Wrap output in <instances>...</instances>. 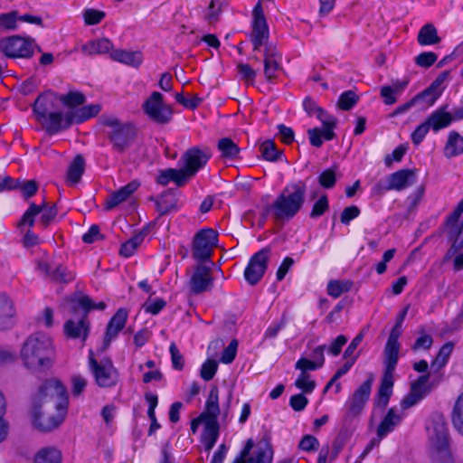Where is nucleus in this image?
Returning <instances> with one entry per match:
<instances>
[{
  "label": "nucleus",
  "mask_w": 463,
  "mask_h": 463,
  "mask_svg": "<svg viewBox=\"0 0 463 463\" xmlns=\"http://www.w3.org/2000/svg\"><path fill=\"white\" fill-rule=\"evenodd\" d=\"M440 96L441 93L439 91L429 86L426 90L417 94L413 99L416 103L423 101L427 107H430L435 104Z\"/></svg>",
  "instance_id": "49"
},
{
  "label": "nucleus",
  "mask_w": 463,
  "mask_h": 463,
  "mask_svg": "<svg viewBox=\"0 0 463 463\" xmlns=\"http://www.w3.org/2000/svg\"><path fill=\"white\" fill-rule=\"evenodd\" d=\"M373 379V375L370 373L367 380L348 397L345 403L346 420L357 418L362 414L369 401Z\"/></svg>",
  "instance_id": "9"
},
{
  "label": "nucleus",
  "mask_w": 463,
  "mask_h": 463,
  "mask_svg": "<svg viewBox=\"0 0 463 463\" xmlns=\"http://www.w3.org/2000/svg\"><path fill=\"white\" fill-rule=\"evenodd\" d=\"M64 332L68 337L84 342L89 335L88 322L83 317L77 321L70 319L64 325Z\"/></svg>",
  "instance_id": "28"
},
{
  "label": "nucleus",
  "mask_w": 463,
  "mask_h": 463,
  "mask_svg": "<svg viewBox=\"0 0 463 463\" xmlns=\"http://www.w3.org/2000/svg\"><path fill=\"white\" fill-rule=\"evenodd\" d=\"M222 11V3L215 0H212L207 11L205 13V18L209 23H214L218 20L219 14Z\"/></svg>",
  "instance_id": "63"
},
{
  "label": "nucleus",
  "mask_w": 463,
  "mask_h": 463,
  "mask_svg": "<svg viewBox=\"0 0 463 463\" xmlns=\"http://www.w3.org/2000/svg\"><path fill=\"white\" fill-rule=\"evenodd\" d=\"M59 100L69 108H76L82 105L85 102L86 98L81 92L70 91L65 95L60 96Z\"/></svg>",
  "instance_id": "50"
},
{
  "label": "nucleus",
  "mask_w": 463,
  "mask_h": 463,
  "mask_svg": "<svg viewBox=\"0 0 463 463\" xmlns=\"http://www.w3.org/2000/svg\"><path fill=\"white\" fill-rule=\"evenodd\" d=\"M218 364L213 360H207L201 368L200 375L204 381H210L216 373Z\"/></svg>",
  "instance_id": "60"
},
{
  "label": "nucleus",
  "mask_w": 463,
  "mask_h": 463,
  "mask_svg": "<svg viewBox=\"0 0 463 463\" xmlns=\"http://www.w3.org/2000/svg\"><path fill=\"white\" fill-rule=\"evenodd\" d=\"M59 100L57 95L52 91H46L41 94L35 100L33 110L37 119L45 117L48 113L53 111L56 102Z\"/></svg>",
  "instance_id": "22"
},
{
  "label": "nucleus",
  "mask_w": 463,
  "mask_h": 463,
  "mask_svg": "<svg viewBox=\"0 0 463 463\" xmlns=\"http://www.w3.org/2000/svg\"><path fill=\"white\" fill-rule=\"evenodd\" d=\"M400 344L396 334H390L384 347L385 372L393 373L399 357Z\"/></svg>",
  "instance_id": "24"
},
{
  "label": "nucleus",
  "mask_w": 463,
  "mask_h": 463,
  "mask_svg": "<svg viewBox=\"0 0 463 463\" xmlns=\"http://www.w3.org/2000/svg\"><path fill=\"white\" fill-rule=\"evenodd\" d=\"M307 135L310 140V144L316 147L321 146L324 139L331 140L335 137V133L332 131V129H322L318 128L308 129Z\"/></svg>",
  "instance_id": "41"
},
{
  "label": "nucleus",
  "mask_w": 463,
  "mask_h": 463,
  "mask_svg": "<svg viewBox=\"0 0 463 463\" xmlns=\"http://www.w3.org/2000/svg\"><path fill=\"white\" fill-rule=\"evenodd\" d=\"M57 213L58 211L54 204L49 205L44 201L40 204L31 203L28 209L23 214L18 227L21 231H23L24 227L26 225L30 228L33 227L35 218L40 214V225L45 229L55 219Z\"/></svg>",
  "instance_id": "6"
},
{
  "label": "nucleus",
  "mask_w": 463,
  "mask_h": 463,
  "mask_svg": "<svg viewBox=\"0 0 463 463\" xmlns=\"http://www.w3.org/2000/svg\"><path fill=\"white\" fill-rule=\"evenodd\" d=\"M446 231L452 241L448 255H454L463 248V200L448 218Z\"/></svg>",
  "instance_id": "12"
},
{
  "label": "nucleus",
  "mask_w": 463,
  "mask_h": 463,
  "mask_svg": "<svg viewBox=\"0 0 463 463\" xmlns=\"http://www.w3.org/2000/svg\"><path fill=\"white\" fill-rule=\"evenodd\" d=\"M84 23L87 25H95L99 24L106 16L105 12L89 8L83 11Z\"/></svg>",
  "instance_id": "54"
},
{
  "label": "nucleus",
  "mask_w": 463,
  "mask_h": 463,
  "mask_svg": "<svg viewBox=\"0 0 463 463\" xmlns=\"http://www.w3.org/2000/svg\"><path fill=\"white\" fill-rule=\"evenodd\" d=\"M101 110L99 104H90L81 107L76 110H70L68 122L81 123L89 118L97 116Z\"/></svg>",
  "instance_id": "30"
},
{
  "label": "nucleus",
  "mask_w": 463,
  "mask_h": 463,
  "mask_svg": "<svg viewBox=\"0 0 463 463\" xmlns=\"http://www.w3.org/2000/svg\"><path fill=\"white\" fill-rule=\"evenodd\" d=\"M52 279L68 283L74 279V274L68 270L66 267L60 265L52 269Z\"/></svg>",
  "instance_id": "58"
},
{
  "label": "nucleus",
  "mask_w": 463,
  "mask_h": 463,
  "mask_svg": "<svg viewBox=\"0 0 463 463\" xmlns=\"http://www.w3.org/2000/svg\"><path fill=\"white\" fill-rule=\"evenodd\" d=\"M171 181L177 186H183L187 183L188 179L182 168H167L161 170L156 177V182L161 185H166Z\"/></svg>",
  "instance_id": "29"
},
{
  "label": "nucleus",
  "mask_w": 463,
  "mask_h": 463,
  "mask_svg": "<svg viewBox=\"0 0 463 463\" xmlns=\"http://www.w3.org/2000/svg\"><path fill=\"white\" fill-rule=\"evenodd\" d=\"M430 441V455L435 463H452L448 425L441 414L432 415L426 426Z\"/></svg>",
  "instance_id": "4"
},
{
  "label": "nucleus",
  "mask_w": 463,
  "mask_h": 463,
  "mask_svg": "<svg viewBox=\"0 0 463 463\" xmlns=\"http://www.w3.org/2000/svg\"><path fill=\"white\" fill-rule=\"evenodd\" d=\"M358 97L352 90L343 92L338 99V106L341 109L349 110L357 102Z\"/></svg>",
  "instance_id": "56"
},
{
  "label": "nucleus",
  "mask_w": 463,
  "mask_h": 463,
  "mask_svg": "<svg viewBox=\"0 0 463 463\" xmlns=\"http://www.w3.org/2000/svg\"><path fill=\"white\" fill-rule=\"evenodd\" d=\"M264 74L266 79L270 81L276 78L279 70V64L274 48L271 45H266L264 50Z\"/></svg>",
  "instance_id": "32"
},
{
  "label": "nucleus",
  "mask_w": 463,
  "mask_h": 463,
  "mask_svg": "<svg viewBox=\"0 0 463 463\" xmlns=\"http://www.w3.org/2000/svg\"><path fill=\"white\" fill-rule=\"evenodd\" d=\"M429 380V373L420 376L411 384L410 392L422 400L430 391V386L428 384Z\"/></svg>",
  "instance_id": "45"
},
{
  "label": "nucleus",
  "mask_w": 463,
  "mask_h": 463,
  "mask_svg": "<svg viewBox=\"0 0 463 463\" xmlns=\"http://www.w3.org/2000/svg\"><path fill=\"white\" fill-rule=\"evenodd\" d=\"M89 365L99 386L111 387L117 383L118 371L114 367L111 360L104 359L98 362L94 358L93 352L90 351Z\"/></svg>",
  "instance_id": "10"
},
{
  "label": "nucleus",
  "mask_w": 463,
  "mask_h": 463,
  "mask_svg": "<svg viewBox=\"0 0 463 463\" xmlns=\"http://www.w3.org/2000/svg\"><path fill=\"white\" fill-rule=\"evenodd\" d=\"M213 286V278L211 268L198 264L190 279V289L194 294H200L210 290Z\"/></svg>",
  "instance_id": "18"
},
{
  "label": "nucleus",
  "mask_w": 463,
  "mask_h": 463,
  "mask_svg": "<svg viewBox=\"0 0 463 463\" xmlns=\"http://www.w3.org/2000/svg\"><path fill=\"white\" fill-rule=\"evenodd\" d=\"M447 109L448 105L442 106L427 117L426 122L433 132L437 133L452 123L450 112L447 111Z\"/></svg>",
  "instance_id": "23"
},
{
  "label": "nucleus",
  "mask_w": 463,
  "mask_h": 463,
  "mask_svg": "<svg viewBox=\"0 0 463 463\" xmlns=\"http://www.w3.org/2000/svg\"><path fill=\"white\" fill-rule=\"evenodd\" d=\"M128 319V311L119 308L109 320L104 337L103 350L108 348L110 342L115 339L118 334L124 328Z\"/></svg>",
  "instance_id": "20"
},
{
  "label": "nucleus",
  "mask_w": 463,
  "mask_h": 463,
  "mask_svg": "<svg viewBox=\"0 0 463 463\" xmlns=\"http://www.w3.org/2000/svg\"><path fill=\"white\" fill-rule=\"evenodd\" d=\"M453 350V344L450 342L446 343L439 350L437 354L435 360L431 363V369L434 371H439L442 367L446 365L449 361V358Z\"/></svg>",
  "instance_id": "44"
},
{
  "label": "nucleus",
  "mask_w": 463,
  "mask_h": 463,
  "mask_svg": "<svg viewBox=\"0 0 463 463\" xmlns=\"http://www.w3.org/2000/svg\"><path fill=\"white\" fill-rule=\"evenodd\" d=\"M415 183V172L410 169H402L388 176L387 184H377L374 189L380 190H403Z\"/></svg>",
  "instance_id": "17"
},
{
  "label": "nucleus",
  "mask_w": 463,
  "mask_h": 463,
  "mask_svg": "<svg viewBox=\"0 0 463 463\" xmlns=\"http://www.w3.org/2000/svg\"><path fill=\"white\" fill-rule=\"evenodd\" d=\"M417 41L421 46L434 45L440 42V37L436 27L432 24H427L420 29Z\"/></svg>",
  "instance_id": "37"
},
{
  "label": "nucleus",
  "mask_w": 463,
  "mask_h": 463,
  "mask_svg": "<svg viewBox=\"0 0 463 463\" xmlns=\"http://www.w3.org/2000/svg\"><path fill=\"white\" fill-rule=\"evenodd\" d=\"M452 423L458 433L463 436V393L456 401L452 413Z\"/></svg>",
  "instance_id": "48"
},
{
  "label": "nucleus",
  "mask_w": 463,
  "mask_h": 463,
  "mask_svg": "<svg viewBox=\"0 0 463 463\" xmlns=\"http://www.w3.org/2000/svg\"><path fill=\"white\" fill-rule=\"evenodd\" d=\"M319 447L318 439L312 435L307 434L301 439L298 448L306 452H314L317 450Z\"/></svg>",
  "instance_id": "59"
},
{
  "label": "nucleus",
  "mask_w": 463,
  "mask_h": 463,
  "mask_svg": "<svg viewBox=\"0 0 463 463\" xmlns=\"http://www.w3.org/2000/svg\"><path fill=\"white\" fill-rule=\"evenodd\" d=\"M329 209V203L326 194L321 195L314 203L309 216L313 219L322 216Z\"/></svg>",
  "instance_id": "55"
},
{
  "label": "nucleus",
  "mask_w": 463,
  "mask_h": 463,
  "mask_svg": "<svg viewBox=\"0 0 463 463\" xmlns=\"http://www.w3.org/2000/svg\"><path fill=\"white\" fill-rule=\"evenodd\" d=\"M218 393L217 387L211 388L205 402V411L201 414L205 422L218 423L217 418L219 413H221Z\"/></svg>",
  "instance_id": "27"
},
{
  "label": "nucleus",
  "mask_w": 463,
  "mask_h": 463,
  "mask_svg": "<svg viewBox=\"0 0 463 463\" xmlns=\"http://www.w3.org/2000/svg\"><path fill=\"white\" fill-rule=\"evenodd\" d=\"M77 306L83 309L85 314L91 309L103 310L106 304L102 301L94 303L89 297L82 296L77 298Z\"/></svg>",
  "instance_id": "57"
},
{
  "label": "nucleus",
  "mask_w": 463,
  "mask_h": 463,
  "mask_svg": "<svg viewBox=\"0 0 463 463\" xmlns=\"http://www.w3.org/2000/svg\"><path fill=\"white\" fill-rule=\"evenodd\" d=\"M69 111L62 113L61 111H52L45 117L38 119L46 131L51 134H55L62 129L68 128L73 122H68Z\"/></svg>",
  "instance_id": "19"
},
{
  "label": "nucleus",
  "mask_w": 463,
  "mask_h": 463,
  "mask_svg": "<svg viewBox=\"0 0 463 463\" xmlns=\"http://www.w3.org/2000/svg\"><path fill=\"white\" fill-rule=\"evenodd\" d=\"M18 12L12 11L0 14V27L6 30H16L18 22Z\"/></svg>",
  "instance_id": "52"
},
{
  "label": "nucleus",
  "mask_w": 463,
  "mask_h": 463,
  "mask_svg": "<svg viewBox=\"0 0 463 463\" xmlns=\"http://www.w3.org/2000/svg\"><path fill=\"white\" fill-rule=\"evenodd\" d=\"M34 43L31 39L13 35L0 41V51L9 58H29L33 53Z\"/></svg>",
  "instance_id": "11"
},
{
  "label": "nucleus",
  "mask_w": 463,
  "mask_h": 463,
  "mask_svg": "<svg viewBox=\"0 0 463 463\" xmlns=\"http://www.w3.org/2000/svg\"><path fill=\"white\" fill-rule=\"evenodd\" d=\"M15 310L12 300L5 294H0V330L13 326Z\"/></svg>",
  "instance_id": "26"
},
{
  "label": "nucleus",
  "mask_w": 463,
  "mask_h": 463,
  "mask_svg": "<svg viewBox=\"0 0 463 463\" xmlns=\"http://www.w3.org/2000/svg\"><path fill=\"white\" fill-rule=\"evenodd\" d=\"M271 461L272 451L267 445H254L253 440L249 439L232 463H271Z\"/></svg>",
  "instance_id": "13"
},
{
  "label": "nucleus",
  "mask_w": 463,
  "mask_h": 463,
  "mask_svg": "<svg viewBox=\"0 0 463 463\" xmlns=\"http://www.w3.org/2000/svg\"><path fill=\"white\" fill-rule=\"evenodd\" d=\"M337 179L336 169L328 168L323 171L318 176L319 184L326 188L330 189L334 187Z\"/></svg>",
  "instance_id": "51"
},
{
  "label": "nucleus",
  "mask_w": 463,
  "mask_h": 463,
  "mask_svg": "<svg viewBox=\"0 0 463 463\" xmlns=\"http://www.w3.org/2000/svg\"><path fill=\"white\" fill-rule=\"evenodd\" d=\"M353 286L350 280H330L327 284V294L335 298H339L343 293L348 292Z\"/></svg>",
  "instance_id": "43"
},
{
  "label": "nucleus",
  "mask_w": 463,
  "mask_h": 463,
  "mask_svg": "<svg viewBox=\"0 0 463 463\" xmlns=\"http://www.w3.org/2000/svg\"><path fill=\"white\" fill-rule=\"evenodd\" d=\"M218 149L222 157L234 159L240 153V148L230 137H223L218 141Z\"/></svg>",
  "instance_id": "42"
},
{
  "label": "nucleus",
  "mask_w": 463,
  "mask_h": 463,
  "mask_svg": "<svg viewBox=\"0 0 463 463\" xmlns=\"http://www.w3.org/2000/svg\"><path fill=\"white\" fill-rule=\"evenodd\" d=\"M110 58L118 62L128 66L138 68L143 61V53L139 51H127L122 49L113 50L110 52Z\"/></svg>",
  "instance_id": "25"
},
{
  "label": "nucleus",
  "mask_w": 463,
  "mask_h": 463,
  "mask_svg": "<svg viewBox=\"0 0 463 463\" xmlns=\"http://www.w3.org/2000/svg\"><path fill=\"white\" fill-rule=\"evenodd\" d=\"M219 437V424L205 422L202 435V442L206 451H210L215 445Z\"/></svg>",
  "instance_id": "38"
},
{
  "label": "nucleus",
  "mask_w": 463,
  "mask_h": 463,
  "mask_svg": "<svg viewBox=\"0 0 463 463\" xmlns=\"http://www.w3.org/2000/svg\"><path fill=\"white\" fill-rule=\"evenodd\" d=\"M84 158L80 155H78L70 165L67 173V181L71 184H75L80 179L84 172Z\"/></svg>",
  "instance_id": "40"
},
{
  "label": "nucleus",
  "mask_w": 463,
  "mask_h": 463,
  "mask_svg": "<svg viewBox=\"0 0 463 463\" xmlns=\"http://www.w3.org/2000/svg\"><path fill=\"white\" fill-rule=\"evenodd\" d=\"M269 259V250L265 248L255 253L250 260L245 270L244 278L250 285H255L263 277Z\"/></svg>",
  "instance_id": "16"
},
{
  "label": "nucleus",
  "mask_w": 463,
  "mask_h": 463,
  "mask_svg": "<svg viewBox=\"0 0 463 463\" xmlns=\"http://www.w3.org/2000/svg\"><path fill=\"white\" fill-rule=\"evenodd\" d=\"M393 373L384 372L377 394V405L386 407L392 392Z\"/></svg>",
  "instance_id": "33"
},
{
  "label": "nucleus",
  "mask_w": 463,
  "mask_h": 463,
  "mask_svg": "<svg viewBox=\"0 0 463 463\" xmlns=\"http://www.w3.org/2000/svg\"><path fill=\"white\" fill-rule=\"evenodd\" d=\"M145 238L144 232H139L122 244L120 248V254L126 258L134 254L137 248L143 242Z\"/></svg>",
  "instance_id": "46"
},
{
  "label": "nucleus",
  "mask_w": 463,
  "mask_h": 463,
  "mask_svg": "<svg viewBox=\"0 0 463 463\" xmlns=\"http://www.w3.org/2000/svg\"><path fill=\"white\" fill-rule=\"evenodd\" d=\"M262 156L268 161H277L281 156L282 152L278 150L274 141L266 140L260 146Z\"/></svg>",
  "instance_id": "47"
},
{
  "label": "nucleus",
  "mask_w": 463,
  "mask_h": 463,
  "mask_svg": "<svg viewBox=\"0 0 463 463\" xmlns=\"http://www.w3.org/2000/svg\"><path fill=\"white\" fill-rule=\"evenodd\" d=\"M430 130V128L425 120L423 123L419 125L415 128V130L411 133V138L412 143L415 146L420 145L423 141L424 137H426V135L428 134V132Z\"/></svg>",
  "instance_id": "61"
},
{
  "label": "nucleus",
  "mask_w": 463,
  "mask_h": 463,
  "mask_svg": "<svg viewBox=\"0 0 463 463\" xmlns=\"http://www.w3.org/2000/svg\"><path fill=\"white\" fill-rule=\"evenodd\" d=\"M252 32L250 34V41L253 45V50L258 51L262 46L269 45L268 40L269 36V27L264 16L261 3L258 2L252 11Z\"/></svg>",
  "instance_id": "14"
},
{
  "label": "nucleus",
  "mask_w": 463,
  "mask_h": 463,
  "mask_svg": "<svg viewBox=\"0 0 463 463\" xmlns=\"http://www.w3.org/2000/svg\"><path fill=\"white\" fill-rule=\"evenodd\" d=\"M211 157L207 148L202 149L198 146L189 148L181 157L184 162L182 167L187 179H191L200 169L203 168Z\"/></svg>",
  "instance_id": "15"
},
{
  "label": "nucleus",
  "mask_w": 463,
  "mask_h": 463,
  "mask_svg": "<svg viewBox=\"0 0 463 463\" xmlns=\"http://www.w3.org/2000/svg\"><path fill=\"white\" fill-rule=\"evenodd\" d=\"M61 453L55 448L41 449L34 456L33 463H61Z\"/></svg>",
  "instance_id": "39"
},
{
  "label": "nucleus",
  "mask_w": 463,
  "mask_h": 463,
  "mask_svg": "<svg viewBox=\"0 0 463 463\" xmlns=\"http://www.w3.org/2000/svg\"><path fill=\"white\" fill-rule=\"evenodd\" d=\"M99 123L106 128L104 132L114 151L122 154L130 147L137 136L136 128L131 123L121 121L113 115L101 116Z\"/></svg>",
  "instance_id": "5"
},
{
  "label": "nucleus",
  "mask_w": 463,
  "mask_h": 463,
  "mask_svg": "<svg viewBox=\"0 0 463 463\" xmlns=\"http://www.w3.org/2000/svg\"><path fill=\"white\" fill-rule=\"evenodd\" d=\"M71 393L73 396H79L87 386V380L81 375L71 376Z\"/></svg>",
  "instance_id": "64"
},
{
  "label": "nucleus",
  "mask_w": 463,
  "mask_h": 463,
  "mask_svg": "<svg viewBox=\"0 0 463 463\" xmlns=\"http://www.w3.org/2000/svg\"><path fill=\"white\" fill-rule=\"evenodd\" d=\"M437 59L438 56L434 52H424L415 58V62L420 67L429 68L437 61Z\"/></svg>",
  "instance_id": "62"
},
{
  "label": "nucleus",
  "mask_w": 463,
  "mask_h": 463,
  "mask_svg": "<svg viewBox=\"0 0 463 463\" xmlns=\"http://www.w3.org/2000/svg\"><path fill=\"white\" fill-rule=\"evenodd\" d=\"M401 420L402 416L397 414L393 408L390 409L377 429L379 439H381L392 432Z\"/></svg>",
  "instance_id": "35"
},
{
  "label": "nucleus",
  "mask_w": 463,
  "mask_h": 463,
  "mask_svg": "<svg viewBox=\"0 0 463 463\" xmlns=\"http://www.w3.org/2000/svg\"><path fill=\"white\" fill-rule=\"evenodd\" d=\"M82 52L87 55L105 54L113 51V43L107 38L90 41L81 47Z\"/></svg>",
  "instance_id": "31"
},
{
  "label": "nucleus",
  "mask_w": 463,
  "mask_h": 463,
  "mask_svg": "<svg viewBox=\"0 0 463 463\" xmlns=\"http://www.w3.org/2000/svg\"><path fill=\"white\" fill-rule=\"evenodd\" d=\"M463 154V137L457 131H450L444 147V156L451 158Z\"/></svg>",
  "instance_id": "34"
},
{
  "label": "nucleus",
  "mask_w": 463,
  "mask_h": 463,
  "mask_svg": "<svg viewBox=\"0 0 463 463\" xmlns=\"http://www.w3.org/2000/svg\"><path fill=\"white\" fill-rule=\"evenodd\" d=\"M68 405L65 386L56 379L45 381L34 398L33 420L43 431L57 428L64 420Z\"/></svg>",
  "instance_id": "1"
},
{
  "label": "nucleus",
  "mask_w": 463,
  "mask_h": 463,
  "mask_svg": "<svg viewBox=\"0 0 463 463\" xmlns=\"http://www.w3.org/2000/svg\"><path fill=\"white\" fill-rule=\"evenodd\" d=\"M55 348L52 339L47 334L37 332L29 335L20 350L24 366L37 373L50 369L54 362Z\"/></svg>",
  "instance_id": "2"
},
{
  "label": "nucleus",
  "mask_w": 463,
  "mask_h": 463,
  "mask_svg": "<svg viewBox=\"0 0 463 463\" xmlns=\"http://www.w3.org/2000/svg\"><path fill=\"white\" fill-rule=\"evenodd\" d=\"M145 114L155 123L165 125L172 120L173 109L164 101V96L158 91H153L143 103Z\"/></svg>",
  "instance_id": "7"
},
{
  "label": "nucleus",
  "mask_w": 463,
  "mask_h": 463,
  "mask_svg": "<svg viewBox=\"0 0 463 463\" xmlns=\"http://www.w3.org/2000/svg\"><path fill=\"white\" fill-rule=\"evenodd\" d=\"M306 192V184L303 182L287 185L276 200L264 208L262 217L266 219L271 214L276 222H280L291 220L301 210Z\"/></svg>",
  "instance_id": "3"
},
{
  "label": "nucleus",
  "mask_w": 463,
  "mask_h": 463,
  "mask_svg": "<svg viewBox=\"0 0 463 463\" xmlns=\"http://www.w3.org/2000/svg\"><path fill=\"white\" fill-rule=\"evenodd\" d=\"M218 243V233L211 228L202 229L194 237L192 256L197 261H208Z\"/></svg>",
  "instance_id": "8"
},
{
  "label": "nucleus",
  "mask_w": 463,
  "mask_h": 463,
  "mask_svg": "<svg viewBox=\"0 0 463 463\" xmlns=\"http://www.w3.org/2000/svg\"><path fill=\"white\" fill-rule=\"evenodd\" d=\"M139 185L138 181L133 180L118 191L110 194L106 200V209L111 210L127 201L137 190Z\"/></svg>",
  "instance_id": "21"
},
{
  "label": "nucleus",
  "mask_w": 463,
  "mask_h": 463,
  "mask_svg": "<svg viewBox=\"0 0 463 463\" xmlns=\"http://www.w3.org/2000/svg\"><path fill=\"white\" fill-rule=\"evenodd\" d=\"M295 385L306 393H311L315 387L316 383L310 379V375L306 372H301L295 382Z\"/></svg>",
  "instance_id": "53"
},
{
  "label": "nucleus",
  "mask_w": 463,
  "mask_h": 463,
  "mask_svg": "<svg viewBox=\"0 0 463 463\" xmlns=\"http://www.w3.org/2000/svg\"><path fill=\"white\" fill-rule=\"evenodd\" d=\"M407 81H395L392 85H385L381 88V96L383 98L386 105H392L397 100V96L401 95L406 88Z\"/></svg>",
  "instance_id": "36"
}]
</instances>
